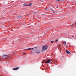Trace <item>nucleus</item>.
Masks as SVG:
<instances>
[{
  "label": "nucleus",
  "instance_id": "f257e3e1",
  "mask_svg": "<svg viewBox=\"0 0 76 76\" xmlns=\"http://www.w3.org/2000/svg\"><path fill=\"white\" fill-rule=\"evenodd\" d=\"M47 48H48V47L46 46V45L43 46L42 47V51L43 52L44 51L47 50Z\"/></svg>",
  "mask_w": 76,
  "mask_h": 76
},
{
  "label": "nucleus",
  "instance_id": "f03ea898",
  "mask_svg": "<svg viewBox=\"0 0 76 76\" xmlns=\"http://www.w3.org/2000/svg\"><path fill=\"white\" fill-rule=\"evenodd\" d=\"M40 53H41V51L39 50H36L35 51V53H36V54H39Z\"/></svg>",
  "mask_w": 76,
  "mask_h": 76
},
{
  "label": "nucleus",
  "instance_id": "7ed1b4c3",
  "mask_svg": "<svg viewBox=\"0 0 76 76\" xmlns=\"http://www.w3.org/2000/svg\"><path fill=\"white\" fill-rule=\"evenodd\" d=\"M52 61H53V59H50L48 61H46L45 63H49L50 62H51Z\"/></svg>",
  "mask_w": 76,
  "mask_h": 76
},
{
  "label": "nucleus",
  "instance_id": "20e7f679",
  "mask_svg": "<svg viewBox=\"0 0 76 76\" xmlns=\"http://www.w3.org/2000/svg\"><path fill=\"white\" fill-rule=\"evenodd\" d=\"M18 69H19V68L17 67L14 68L13 69V70H18Z\"/></svg>",
  "mask_w": 76,
  "mask_h": 76
},
{
  "label": "nucleus",
  "instance_id": "39448f33",
  "mask_svg": "<svg viewBox=\"0 0 76 76\" xmlns=\"http://www.w3.org/2000/svg\"><path fill=\"white\" fill-rule=\"evenodd\" d=\"M66 53H67V54H70V52L69 50H67V49H66Z\"/></svg>",
  "mask_w": 76,
  "mask_h": 76
},
{
  "label": "nucleus",
  "instance_id": "423d86ee",
  "mask_svg": "<svg viewBox=\"0 0 76 76\" xmlns=\"http://www.w3.org/2000/svg\"><path fill=\"white\" fill-rule=\"evenodd\" d=\"M37 48V47L34 48H29L27 49L24 50L26 51V50H32V49H34V48Z\"/></svg>",
  "mask_w": 76,
  "mask_h": 76
},
{
  "label": "nucleus",
  "instance_id": "0eeeda50",
  "mask_svg": "<svg viewBox=\"0 0 76 76\" xmlns=\"http://www.w3.org/2000/svg\"><path fill=\"white\" fill-rule=\"evenodd\" d=\"M62 44H65V45H66V46L67 45V44H66V42H63Z\"/></svg>",
  "mask_w": 76,
  "mask_h": 76
},
{
  "label": "nucleus",
  "instance_id": "6e6552de",
  "mask_svg": "<svg viewBox=\"0 0 76 76\" xmlns=\"http://www.w3.org/2000/svg\"><path fill=\"white\" fill-rule=\"evenodd\" d=\"M46 61L45 60H44L43 61H42V63L43 64L45 63H45Z\"/></svg>",
  "mask_w": 76,
  "mask_h": 76
},
{
  "label": "nucleus",
  "instance_id": "1a4fd4ad",
  "mask_svg": "<svg viewBox=\"0 0 76 76\" xmlns=\"http://www.w3.org/2000/svg\"><path fill=\"white\" fill-rule=\"evenodd\" d=\"M3 57H5V58L7 57V55H4L3 56Z\"/></svg>",
  "mask_w": 76,
  "mask_h": 76
},
{
  "label": "nucleus",
  "instance_id": "9d476101",
  "mask_svg": "<svg viewBox=\"0 0 76 76\" xmlns=\"http://www.w3.org/2000/svg\"><path fill=\"white\" fill-rule=\"evenodd\" d=\"M32 4H30L28 5V6H31Z\"/></svg>",
  "mask_w": 76,
  "mask_h": 76
},
{
  "label": "nucleus",
  "instance_id": "9b49d317",
  "mask_svg": "<svg viewBox=\"0 0 76 76\" xmlns=\"http://www.w3.org/2000/svg\"><path fill=\"white\" fill-rule=\"evenodd\" d=\"M12 58V56H8L7 57V58Z\"/></svg>",
  "mask_w": 76,
  "mask_h": 76
},
{
  "label": "nucleus",
  "instance_id": "f8f14e48",
  "mask_svg": "<svg viewBox=\"0 0 76 76\" xmlns=\"http://www.w3.org/2000/svg\"><path fill=\"white\" fill-rule=\"evenodd\" d=\"M24 6H28V5L26 4H24Z\"/></svg>",
  "mask_w": 76,
  "mask_h": 76
},
{
  "label": "nucleus",
  "instance_id": "ddd939ff",
  "mask_svg": "<svg viewBox=\"0 0 76 76\" xmlns=\"http://www.w3.org/2000/svg\"><path fill=\"white\" fill-rule=\"evenodd\" d=\"M58 1H62V0H57Z\"/></svg>",
  "mask_w": 76,
  "mask_h": 76
},
{
  "label": "nucleus",
  "instance_id": "4468645a",
  "mask_svg": "<svg viewBox=\"0 0 76 76\" xmlns=\"http://www.w3.org/2000/svg\"><path fill=\"white\" fill-rule=\"evenodd\" d=\"M21 17H22V16H20V17L18 16L17 18H21Z\"/></svg>",
  "mask_w": 76,
  "mask_h": 76
},
{
  "label": "nucleus",
  "instance_id": "2eb2a0df",
  "mask_svg": "<svg viewBox=\"0 0 76 76\" xmlns=\"http://www.w3.org/2000/svg\"><path fill=\"white\" fill-rule=\"evenodd\" d=\"M58 41V39H57V40H56L55 41L56 42H57V41Z\"/></svg>",
  "mask_w": 76,
  "mask_h": 76
},
{
  "label": "nucleus",
  "instance_id": "dca6fc26",
  "mask_svg": "<svg viewBox=\"0 0 76 76\" xmlns=\"http://www.w3.org/2000/svg\"><path fill=\"white\" fill-rule=\"evenodd\" d=\"M29 14H27L26 16H29Z\"/></svg>",
  "mask_w": 76,
  "mask_h": 76
},
{
  "label": "nucleus",
  "instance_id": "f3484780",
  "mask_svg": "<svg viewBox=\"0 0 76 76\" xmlns=\"http://www.w3.org/2000/svg\"><path fill=\"white\" fill-rule=\"evenodd\" d=\"M73 23L72 24V25H71V28H72V26H73Z\"/></svg>",
  "mask_w": 76,
  "mask_h": 76
},
{
  "label": "nucleus",
  "instance_id": "a211bd4d",
  "mask_svg": "<svg viewBox=\"0 0 76 76\" xmlns=\"http://www.w3.org/2000/svg\"><path fill=\"white\" fill-rule=\"evenodd\" d=\"M23 55H26V53H23Z\"/></svg>",
  "mask_w": 76,
  "mask_h": 76
},
{
  "label": "nucleus",
  "instance_id": "6ab92c4d",
  "mask_svg": "<svg viewBox=\"0 0 76 76\" xmlns=\"http://www.w3.org/2000/svg\"><path fill=\"white\" fill-rule=\"evenodd\" d=\"M51 43H53V41H51Z\"/></svg>",
  "mask_w": 76,
  "mask_h": 76
},
{
  "label": "nucleus",
  "instance_id": "aec40b11",
  "mask_svg": "<svg viewBox=\"0 0 76 76\" xmlns=\"http://www.w3.org/2000/svg\"><path fill=\"white\" fill-rule=\"evenodd\" d=\"M52 10V11H53V12H54V10Z\"/></svg>",
  "mask_w": 76,
  "mask_h": 76
},
{
  "label": "nucleus",
  "instance_id": "412c9836",
  "mask_svg": "<svg viewBox=\"0 0 76 76\" xmlns=\"http://www.w3.org/2000/svg\"><path fill=\"white\" fill-rule=\"evenodd\" d=\"M45 10H47V8H45Z\"/></svg>",
  "mask_w": 76,
  "mask_h": 76
},
{
  "label": "nucleus",
  "instance_id": "4be33fe9",
  "mask_svg": "<svg viewBox=\"0 0 76 76\" xmlns=\"http://www.w3.org/2000/svg\"><path fill=\"white\" fill-rule=\"evenodd\" d=\"M58 8V7H56V8Z\"/></svg>",
  "mask_w": 76,
  "mask_h": 76
},
{
  "label": "nucleus",
  "instance_id": "5701e85b",
  "mask_svg": "<svg viewBox=\"0 0 76 76\" xmlns=\"http://www.w3.org/2000/svg\"><path fill=\"white\" fill-rule=\"evenodd\" d=\"M42 1V2H43V1Z\"/></svg>",
  "mask_w": 76,
  "mask_h": 76
},
{
  "label": "nucleus",
  "instance_id": "b1692460",
  "mask_svg": "<svg viewBox=\"0 0 76 76\" xmlns=\"http://www.w3.org/2000/svg\"><path fill=\"white\" fill-rule=\"evenodd\" d=\"M35 13V12H34V13Z\"/></svg>",
  "mask_w": 76,
  "mask_h": 76
},
{
  "label": "nucleus",
  "instance_id": "393cba45",
  "mask_svg": "<svg viewBox=\"0 0 76 76\" xmlns=\"http://www.w3.org/2000/svg\"><path fill=\"white\" fill-rule=\"evenodd\" d=\"M56 62H57V61H56Z\"/></svg>",
  "mask_w": 76,
  "mask_h": 76
},
{
  "label": "nucleus",
  "instance_id": "a878e982",
  "mask_svg": "<svg viewBox=\"0 0 76 76\" xmlns=\"http://www.w3.org/2000/svg\"><path fill=\"white\" fill-rule=\"evenodd\" d=\"M75 24L76 25V23H75Z\"/></svg>",
  "mask_w": 76,
  "mask_h": 76
},
{
  "label": "nucleus",
  "instance_id": "bb28decb",
  "mask_svg": "<svg viewBox=\"0 0 76 76\" xmlns=\"http://www.w3.org/2000/svg\"><path fill=\"white\" fill-rule=\"evenodd\" d=\"M1 76H2V75H1Z\"/></svg>",
  "mask_w": 76,
  "mask_h": 76
},
{
  "label": "nucleus",
  "instance_id": "cd10ccee",
  "mask_svg": "<svg viewBox=\"0 0 76 76\" xmlns=\"http://www.w3.org/2000/svg\"><path fill=\"white\" fill-rule=\"evenodd\" d=\"M33 50H32V51Z\"/></svg>",
  "mask_w": 76,
  "mask_h": 76
}]
</instances>
